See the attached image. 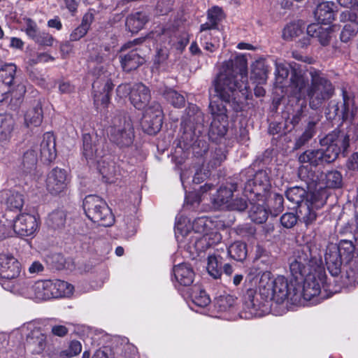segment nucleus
<instances>
[{
	"label": "nucleus",
	"mask_w": 358,
	"mask_h": 358,
	"mask_svg": "<svg viewBox=\"0 0 358 358\" xmlns=\"http://www.w3.org/2000/svg\"><path fill=\"white\" fill-rule=\"evenodd\" d=\"M7 199V206L11 210L20 209L24 203V199L22 194L19 193H13L8 197L6 192H0V203Z\"/></svg>",
	"instance_id": "nucleus-41"
},
{
	"label": "nucleus",
	"mask_w": 358,
	"mask_h": 358,
	"mask_svg": "<svg viewBox=\"0 0 358 358\" xmlns=\"http://www.w3.org/2000/svg\"><path fill=\"white\" fill-rule=\"evenodd\" d=\"M144 59L135 50H131L127 54L120 56V63L125 71H130L137 69L144 63Z\"/></svg>",
	"instance_id": "nucleus-33"
},
{
	"label": "nucleus",
	"mask_w": 358,
	"mask_h": 358,
	"mask_svg": "<svg viewBox=\"0 0 358 358\" xmlns=\"http://www.w3.org/2000/svg\"><path fill=\"white\" fill-rule=\"evenodd\" d=\"M95 166H96L99 173L106 182L112 183L115 182L117 170L113 161L108 157H106L104 155L102 158L96 162Z\"/></svg>",
	"instance_id": "nucleus-24"
},
{
	"label": "nucleus",
	"mask_w": 358,
	"mask_h": 358,
	"mask_svg": "<svg viewBox=\"0 0 358 358\" xmlns=\"http://www.w3.org/2000/svg\"><path fill=\"white\" fill-rule=\"evenodd\" d=\"M174 278L180 285H190L194 278V272L192 268L187 264H178L173 268Z\"/></svg>",
	"instance_id": "nucleus-27"
},
{
	"label": "nucleus",
	"mask_w": 358,
	"mask_h": 358,
	"mask_svg": "<svg viewBox=\"0 0 358 358\" xmlns=\"http://www.w3.org/2000/svg\"><path fill=\"white\" fill-rule=\"evenodd\" d=\"M352 6L353 8L350 11H345L341 13L340 20L341 21L349 20L358 25V3Z\"/></svg>",
	"instance_id": "nucleus-52"
},
{
	"label": "nucleus",
	"mask_w": 358,
	"mask_h": 358,
	"mask_svg": "<svg viewBox=\"0 0 358 358\" xmlns=\"http://www.w3.org/2000/svg\"><path fill=\"white\" fill-rule=\"evenodd\" d=\"M194 175L192 181L194 183L199 184L208 176V171H202L201 166L194 167Z\"/></svg>",
	"instance_id": "nucleus-61"
},
{
	"label": "nucleus",
	"mask_w": 358,
	"mask_h": 358,
	"mask_svg": "<svg viewBox=\"0 0 358 358\" xmlns=\"http://www.w3.org/2000/svg\"><path fill=\"white\" fill-rule=\"evenodd\" d=\"M311 85L306 89L307 80L301 73L294 70L292 73L290 88L292 94L301 99L308 96L311 108L317 109L324 101L329 99L334 94V87L331 82L323 73L315 69L310 71Z\"/></svg>",
	"instance_id": "nucleus-4"
},
{
	"label": "nucleus",
	"mask_w": 358,
	"mask_h": 358,
	"mask_svg": "<svg viewBox=\"0 0 358 358\" xmlns=\"http://www.w3.org/2000/svg\"><path fill=\"white\" fill-rule=\"evenodd\" d=\"M113 84L110 80H107L104 83L103 92H96L94 93V103L99 107L106 108L110 101V92L113 90Z\"/></svg>",
	"instance_id": "nucleus-37"
},
{
	"label": "nucleus",
	"mask_w": 358,
	"mask_h": 358,
	"mask_svg": "<svg viewBox=\"0 0 358 358\" xmlns=\"http://www.w3.org/2000/svg\"><path fill=\"white\" fill-rule=\"evenodd\" d=\"M34 41L41 45L45 46H52L53 42L55 41L54 38L52 35L48 33H39L37 34L36 37L34 39Z\"/></svg>",
	"instance_id": "nucleus-56"
},
{
	"label": "nucleus",
	"mask_w": 358,
	"mask_h": 358,
	"mask_svg": "<svg viewBox=\"0 0 358 358\" xmlns=\"http://www.w3.org/2000/svg\"><path fill=\"white\" fill-rule=\"evenodd\" d=\"M66 215L64 211L57 210L49 215V220L53 227H59L64 224Z\"/></svg>",
	"instance_id": "nucleus-54"
},
{
	"label": "nucleus",
	"mask_w": 358,
	"mask_h": 358,
	"mask_svg": "<svg viewBox=\"0 0 358 358\" xmlns=\"http://www.w3.org/2000/svg\"><path fill=\"white\" fill-rule=\"evenodd\" d=\"M188 120L183 122L185 133L191 131L194 136L201 133L204 123L203 113L196 106H191L187 112Z\"/></svg>",
	"instance_id": "nucleus-18"
},
{
	"label": "nucleus",
	"mask_w": 358,
	"mask_h": 358,
	"mask_svg": "<svg viewBox=\"0 0 358 358\" xmlns=\"http://www.w3.org/2000/svg\"><path fill=\"white\" fill-rule=\"evenodd\" d=\"M358 32V28L355 27L352 24H347L344 26L341 33V40L343 42L347 43L351 38L355 37Z\"/></svg>",
	"instance_id": "nucleus-51"
},
{
	"label": "nucleus",
	"mask_w": 358,
	"mask_h": 358,
	"mask_svg": "<svg viewBox=\"0 0 358 358\" xmlns=\"http://www.w3.org/2000/svg\"><path fill=\"white\" fill-rule=\"evenodd\" d=\"M131 103L138 110H145L141 125L150 135L157 134L162 125V111L159 103L153 102L146 108L151 99L149 88L143 83H136L132 86L129 96Z\"/></svg>",
	"instance_id": "nucleus-6"
},
{
	"label": "nucleus",
	"mask_w": 358,
	"mask_h": 358,
	"mask_svg": "<svg viewBox=\"0 0 358 358\" xmlns=\"http://www.w3.org/2000/svg\"><path fill=\"white\" fill-rule=\"evenodd\" d=\"M83 208L87 217L93 222L110 227L115 222L114 216L106 202L96 195H88L83 201Z\"/></svg>",
	"instance_id": "nucleus-10"
},
{
	"label": "nucleus",
	"mask_w": 358,
	"mask_h": 358,
	"mask_svg": "<svg viewBox=\"0 0 358 358\" xmlns=\"http://www.w3.org/2000/svg\"><path fill=\"white\" fill-rule=\"evenodd\" d=\"M16 69V66L11 63L3 65L0 69V101L8 98Z\"/></svg>",
	"instance_id": "nucleus-20"
},
{
	"label": "nucleus",
	"mask_w": 358,
	"mask_h": 358,
	"mask_svg": "<svg viewBox=\"0 0 358 358\" xmlns=\"http://www.w3.org/2000/svg\"><path fill=\"white\" fill-rule=\"evenodd\" d=\"M43 120V111L40 103L37 102L24 114V124L27 127H38Z\"/></svg>",
	"instance_id": "nucleus-34"
},
{
	"label": "nucleus",
	"mask_w": 358,
	"mask_h": 358,
	"mask_svg": "<svg viewBox=\"0 0 358 358\" xmlns=\"http://www.w3.org/2000/svg\"><path fill=\"white\" fill-rule=\"evenodd\" d=\"M222 17L223 13L220 8L217 6H214L208 10V19L210 22H213V24H217L218 22H220L222 19Z\"/></svg>",
	"instance_id": "nucleus-57"
},
{
	"label": "nucleus",
	"mask_w": 358,
	"mask_h": 358,
	"mask_svg": "<svg viewBox=\"0 0 358 358\" xmlns=\"http://www.w3.org/2000/svg\"><path fill=\"white\" fill-rule=\"evenodd\" d=\"M222 257L220 255H210L208 258L207 271L214 278H218L222 273Z\"/></svg>",
	"instance_id": "nucleus-39"
},
{
	"label": "nucleus",
	"mask_w": 358,
	"mask_h": 358,
	"mask_svg": "<svg viewBox=\"0 0 358 358\" xmlns=\"http://www.w3.org/2000/svg\"><path fill=\"white\" fill-rule=\"evenodd\" d=\"M189 296L192 303L189 305L190 308L196 312H199V310L195 309V307L205 308L209 305L210 302L208 295L199 285H194L190 289Z\"/></svg>",
	"instance_id": "nucleus-28"
},
{
	"label": "nucleus",
	"mask_w": 358,
	"mask_h": 358,
	"mask_svg": "<svg viewBox=\"0 0 358 358\" xmlns=\"http://www.w3.org/2000/svg\"><path fill=\"white\" fill-rule=\"evenodd\" d=\"M273 201V205L270 206L271 204H266V206L269 208V212L273 216H276L280 213L283 209V197L282 195L275 194L272 198Z\"/></svg>",
	"instance_id": "nucleus-50"
},
{
	"label": "nucleus",
	"mask_w": 358,
	"mask_h": 358,
	"mask_svg": "<svg viewBox=\"0 0 358 358\" xmlns=\"http://www.w3.org/2000/svg\"><path fill=\"white\" fill-rule=\"evenodd\" d=\"M147 21L148 17L145 13L136 12L127 18L126 26L131 33H137L143 27Z\"/></svg>",
	"instance_id": "nucleus-35"
},
{
	"label": "nucleus",
	"mask_w": 358,
	"mask_h": 358,
	"mask_svg": "<svg viewBox=\"0 0 358 358\" xmlns=\"http://www.w3.org/2000/svg\"><path fill=\"white\" fill-rule=\"evenodd\" d=\"M324 180L326 186L329 188H339L342 185V175L338 171H328L325 175Z\"/></svg>",
	"instance_id": "nucleus-43"
},
{
	"label": "nucleus",
	"mask_w": 358,
	"mask_h": 358,
	"mask_svg": "<svg viewBox=\"0 0 358 358\" xmlns=\"http://www.w3.org/2000/svg\"><path fill=\"white\" fill-rule=\"evenodd\" d=\"M227 254L236 261H243L247 256L246 245L243 242L236 241L227 248Z\"/></svg>",
	"instance_id": "nucleus-38"
},
{
	"label": "nucleus",
	"mask_w": 358,
	"mask_h": 358,
	"mask_svg": "<svg viewBox=\"0 0 358 358\" xmlns=\"http://www.w3.org/2000/svg\"><path fill=\"white\" fill-rule=\"evenodd\" d=\"M331 28L323 27L320 24H311L307 27V34L309 36L316 38L322 45L329 43Z\"/></svg>",
	"instance_id": "nucleus-30"
},
{
	"label": "nucleus",
	"mask_w": 358,
	"mask_h": 358,
	"mask_svg": "<svg viewBox=\"0 0 358 358\" xmlns=\"http://www.w3.org/2000/svg\"><path fill=\"white\" fill-rule=\"evenodd\" d=\"M9 338L16 341L25 339L27 348L34 354H41L46 347V335L36 322H29L13 329Z\"/></svg>",
	"instance_id": "nucleus-8"
},
{
	"label": "nucleus",
	"mask_w": 358,
	"mask_h": 358,
	"mask_svg": "<svg viewBox=\"0 0 358 358\" xmlns=\"http://www.w3.org/2000/svg\"><path fill=\"white\" fill-rule=\"evenodd\" d=\"M298 217L293 213H287L280 217L281 224L287 229L293 227L297 222Z\"/></svg>",
	"instance_id": "nucleus-55"
},
{
	"label": "nucleus",
	"mask_w": 358,
	"mask_h": 358,
	"mask_svg": "<svg viewBox=\"0 0 358 358\" xmlns=\"http://www.w3.org/2000/svg\"><path fill=\"white\" fill-rule=\"evenodd\" d=\"M325 261L327 268L333 276H336L340 273L341 264L338 252L335 250L331 253H326Z\"/></svg>",
	"instance_id": "nucleus-40"
},
{
	"label": "nucleus",
	"mask_w": 358,
	"mask_h": 358,
	"mask_svg": "<svg viewBox=\"0 0 358 358\" xmlns=\"http://www.w3.org/2000/svg\"><path fill=\"white\" fill-rule=\"evenodd\" d=\"M349 143V136L334 131L320 140L321 149L305 151L299 156V161L313 166L331 163L337 159L341 152L347 151Z\"/></svg>",
	"instance_id": "nucleus-5"
},
{
	"label": "nucleus",
	"mask_w": 358,
	"mask_h": 358,
	"mask_svg": "<svg viewBox=\"0 0 358 358\" xmlns=\"http://www.w3.org/2000/svg\"><path fill=\"white\" fill-rule=\"evenodd\" d=\"M166 99L173 106L180 108L185 104V98L176 91L169 89L164 94Z\"/></svg>",
	"instance_id": "nucleus-47"
},
{
	"label": "nucleus",
	"mask_w": 358,
	"mask_h": 358,
	"mask_svg": "<svg viewBox=\"0 0 358 358\" xmlns=\"http://www.w3.org/2000/svg\"><path fill=\"white\" fill-rule=\"evenodd\" d=\"M38 228V218L35 215L21 213L15 220H0V241L16 234L19 236H33Z\"/></svg>",
	"instance_id": "nucleus-9"
},
{
	"label": "nucleus",
	"mask_w": 358,
	"mask_h": 358,
	"mask_svg": "<svg viewBox=\"0 0 358 358\" xmlns=\"http://www.w3.org/2000/svg\"><path fill=\"white\" fill-rule=\"evenodd\" d=\"M315 124L310 122L303 134L299 138L301 143H304L310 139L315 134Z\"/></svg>",
	"instance_id": "nucleus-64"
},
{
	"label": "nucleus",
	"mask_w": 358,
	"mask_h": 358,
	"mask_svg": "<svg viewBox=\"0 0 358 358\" xmlns=\"http://www.w3.org/2000/svg\"><path fill=\"white\" fill-rule=\"evenodd\" d=\"M226 227L218 218L200 217L191 224L186 217H180L176 218L175 236L179 248L185 250V256L194 259L221 241L222 236L217 231Z\"/></svg>",
	"instance_id": "nucleus-3"
},
{
	"label": "nucleus",
	"mask_w": 358,
	"mask_h": 358,
	"mask_svg": "<svg viewBox=\"0 0 358 358\" xmlns=\"http://www.w3.org/2000/svg\"><path fill=\"white\" fill-rule=\"evenodd\" d=\"M236 301L237 299L232 295H221L215 299V308L218 313L224 314L228 320H235L238 312Z\"/></svg>",
	"instance_id": "nucleus-19"
},
{
	"label": "nucleus",
	"mask_w": 358,
	"mask_h": 358,
	"mask_svg": "<svg viewBox=\"0 0 358 358\" xmlns=\"http://www.w3.org/2000/svg\"><path fill=\"white\" fill-rule=\"evenodd\" d=\"M248 207L247 203L244 199H235L231 200L230 203L228 204L227 209L231 210H244Z\"/></svg>",
	"instance_id": "nucleus-59"
},
{
	"label": "nucleus",
	"mask_w": 358,
	"mask_h": 358,
	"mask_svg": "<svg viewBox=\"0 0 358 358\" xmlns=\"http://www.w3.org/2000/svg\"><path fill=\"white\" fill-rule=\"evenodd\" d=\"M357 113V107L354 99L349 96L345 91H343V102L341 104L331 103L329 107V118L335 116L341 117L344 121H351Z\"/></svg>",
	"instance_id": "nucleus-16"
},
{
	"label": "nucleus",
	"mask_w": 358,
	"mask_h": 358,
	"mask_svg": "<svg viewBox=\"0 0 358 358\" xmlns=\"http://www.w3.org/2000/svg\"><path fill=\"white\" fill-rule=\"evenodd\" d=\"M38 159V152L36 150L30 149L26 151L23 155V165L31 170H34L35 164Z\"/></svg>",
	"instance_id": "nucleus-49"
},
{
	"label": "nucleus",
	"mask_w": 358,
	"mask_h": 358,
	"mask_svg": "<svg viewBox=\"0 0 358 358\" xmlns=\"http://www.w3.org/2000/svg\"><path fill=\"white\" fill-rule=\"evenodd\" d=\"M327 199L326 191L320 188V190L310 192L303 203L299 206V216L306 224H312L317 217L315 210L322 208Z\"/></svg>",
	"instance_id": "nucleus-12"
},
{
	"label": "nucleus",
	"mask_w": 358,
	"mask_h": 358,
	"mask_svg": "<svg viewBox=\"0 0 358 358\" xmlns=\"http://www.w3.org/2000/svg\"><path fill=\"white\" fill-rule=\"evenodd\" d=\"M302 33L301 24L294 22L287 24L283 29L282 37L286 40H291Z\"/></svg>",
	"instance_id": "nucleus-44"
},
{
	"label": "nucleus",
	"mask_w": 358,
	"mask_h": 358,
	"mask_svg": "<svg viewBox=\"0 0 358 358\" xmlns=\"http://www.w3.org/2000/svg\"><path fill=\"white\" fill-rule=\"evenodd\" d=\"M275 73L279 78V83H282V80L288 76L289 70L286 64L279 63L276 64Z\"/></svg>",
	"instance_id": "nucleus-62"
},
{
	"label": "nucleus",
	"mask_w": 358,
	"mask_h": 358,
	"mask_svg": "<svg viewBox=\"0 0 358 358\" xmlns=\"http://www.w3.org/2000/svg\"><path fill=\"white\" fill-rule=\"evenodd\" d=\"M51 332L54 336H65L69 332V327L66 324H55L52 326Z\"/></svg>",
	"instance_id": "nucleus-63"
},
{
	"label": "nucleus",
	"mask_w": 358,
	"mask_h": 358,
	"mask_svg": "<svg viewBox=\"0 0 358 358\" xmlns=\"http://www.w3.org/2000/svg\"><path fill=\"white\" fill-rule=\"evenodd\" d=\"M40 155L44 162H51L56 157L55 138L53 134H44L40 145Z\"/></svg>",
	"instance_id": "nucleus-25"
},
{
	"label": "nucleus",
	"mask_w": 358,
	"mask_h": 358,
	"mask_svg": "<svg viewBox=\"0 0 358 358\" xmlns=\"http://www.w3.org/2000/svg\"><path fill=\"white\" fill-rule=\"evenodd\" d=\"M289 271L296 285V291L292 294V303H300L302 299L310 301L322 289L331 294L340 291L327 281L322 257L308 248L298 250L289 259Z\"/></svg>",
	"instance_id": "nucleus-2"
},
{
	"label": "nucleus",
	"mask_w": 358,
	"mask_h": 358,
	"mask_svg": "<svg viewBox=\"0 0 358 358\" xmlns=\"http://www.w3.org/2000/svg\"><path fill=\"white\" fill-rule=\"evenodd\" d=\"M236 186L230 184L229 187H222L213 198V203L216 208H227L230 203L233 196V192L236 191Z\"/></svg>",
	"instance_id": "nucleus-29"
},
{
	"label": "nucleus",
	"mask_w": 358,
	"mask_h": 358,
	"mask_svg": "<svg viewBox=\"0 0 358 358\" xmlns=\"http://www.w3.org/2000/svg\"><path fill=\"white\" fill-rule=\"evenodd\" d=\"M24 30L27 35L33 40L38 34L36 23L30 18H24Z\"/></svg>",
	"instance_id": "nucleus-53"
},
{
	"label": "nucleus",
	"mask_w": 358,
	"mask_h": 358,
	"mask_svg": "<svg viewBox=\"0 0 358 358\" xmlns=\"http://www.w3.org/2000/svg\"><path fill=\"white\" fill-rule=\"evenodd\" d=\"M306 194V190L299 187L289 188L286 192L287 199L294 204L299 206L305 202L304 197Z\"/></svg>",
	"instance_id": "nucleus-42"
},
{
	"label": "nucleus",
	"mask_w": 358,
	"mask_h": 358,
	"mask_svg": "<svg viewBox=\"0 0 358 358\" xmlns=\"http://www.w3.org/2000/svg\"><path fill=\"white\" fill-rule=\"evenodd\" d=\"M208 34H204L202 35L201 37V41L206 50L214 52L218 46V42L215 40V38L213 39V41L208 42Z\"/></svg>",
	"instance_id": "nucleus-58"
},
{
	"label": "nucleus",
	"mask_w": 358,
	"mask_h": 358,
	"mask_svg": "<svg viewBox=\"0 0 358 358\" xmlns=\"http://www.w3.org/2000/svg\"><path fill=\"white\" fill-rule=\"evenodd\" d=\"M13 120L10 117H6L1 120L0 124V139H6L13 129Z\"/></svg>",
	"instance_id": "nucleus-48"
},
{
	"label": "nucleus",
	"mask_w": 358,
	"mask_h": 358,
	"mask_svg": "<svg viewBox=\"0 0 358 358\" xmlns=\"http://www.w3.org/2000/svg\"><path fill=\"white\" fill-rule=\"evenodd\" d=\"M336 5L333 1H324L319 3L315 11V16L320 23L328 24L335 17Z\"/></svg>",
	"instance_id": "nucleus-26"
},
{
	"label": "nucleus",
	"mask_w": 358,
	"mask_h": 358,
	"mask_svg": "<svg viewBox=\"0 0 358 358\" xmlns=\"http://www.w3.org/2000/svg\"><path fill=\"white\" fill-rule=\"evenodd\" d=\"M168 57L169 51L166 47L157 50L154 59V67L156 69L164 70L166 69L165 64L168 59Z\"/></svg>",
	"instance_id": "nucleus-46"
},
{
	"label": "nucleus",
	"mask_w": 358,
	"mask_h": 358,
	"mask_svg": "<svg viewBox=\"0 0 358 358\" xmlns=\"http://www.w3.org/2000/svg\"><path fill=\"white\" fill-rule=\"evenodd\" d=\"M264 201L252 204L250 210V217L255 223L262 224L267 220L269 209L268 210L264 206Z\"/></svg>",
	"instance_id": "nucleus-36"
},
{
	"label": "nucleus",
	"mask_w": 358,
	"mask_h": 358,
	"mask_svg": "<svg viewBox=\"0 0 358 358\" xmlns=\"http://www.w3.org/2000/svg\"><path fill=\"white\" fill-rule=\"evenodd\" d=\"M257 300L255 299L254 292L249 290L244 299L242 310L237 312V318L251 319L261 316Z\"/></svg>",
	"instance_id": "nucleus-22"
},
{
	"label": "nucleus",
	"mask_w": 358,
	"mask_h": 358,
	"mask_svg": "<svg viewBox=\"0 0 358 358\" xmlns=\"http://www.w3.org/2000/svg\"><path fill=\"white\" fill-rule=\"evenodd\" d=\"M74 291L73 285L61 280H51L52 298L69 297Z\"/></svg>",
	"instance_id": "nucleus-32"
},
{
	"label": "nucleus",
	"mask_w": 358,
	"mask_h": 358,
	"mask_svg": "<svg viewBox=\"0 0 358 358\" xmlns=\"http://www.w3.org/2000/svg\"><path fill=\"white\" fill-rule=\"evenodd\" d=\"M214 87L216 94L209 106L213 117L209 135L215 139L224 136L227 131L228 117L223 102H239L249 95L246 59L237 57L234 62H227L215 80Z\"/></svg>",
	"instance_id": "nucleus-1"
},
{
	"label": "nucleus",
	"mask_w": 358,
	"mask_h": 358,
	"mask_svg": "<svg viewBox=\"0 0 358 358\" xmlns=\"http://www.w3.org/2000/svg\"><path fill=\"white\" fill-rule=\"evenodd\" d=\"M251 80L257 85L264 84L268 78V69L265 60H256L252 64Z\"/></svg>",
	"instance_id": "nucleus-31"
},
{
	"label": "nucleus",
	"mask_w": 358,
	"mask_h": 358,
	"mask_svg": "<svg viewBox=\"0 0 358 358\" xmlns=\"http://www.w3.org/2000/svg\"><path fill=\"white\" fill-rule=\"evenodd\" d=\"M83 157L89 166H95L96 162L105 155L103 145L99 142L96 136H92L89 134H83Z\"/></svg>",
	"instance_id": "nucleus-15"
},
{
	"label": "nucleus",
	"mask_w": 358,
	"mask_h": 358,
	"mask_svg": "<svg viewBox=\"0 0 358 358\" xmlns=\"http://www.w3.org/2000/svg\"><path fill=\"white\" fill-rule=\"evenodd\" d=\"M82 350V345L78 341H72L70 342L69 347L59 352L60 358H71L80 353Z\"/></svg>",
	"instance_id": "nucleus-45"
},
{
	"label": "nucleus",
	"mask_w": 358,
	"mask_h": 358,
	"mask_svg": "<svg viewBox=\"0 0 358 358\" xmlns=\"http://www.w3.org/2000/svg\"><path fill=\"white\" fill-rule=\"evenodd\" d=\"M70 180V176L66 170L53 169L47 176L46 189L52 195H61L67 191Z\"/></svg>",
	"instance_id": "nucleus-14"
},
{
	"label": "nucleus",
	"mask_w": 358,
	"mask_h": 358,
	"mask_svg": "<svg viewBox=\"0 0 358 358\" xmlns=\"http://www.w3.org/2000/svg\"><path fill=\"white\" fill-rule=\"evenodd\" d=\"M4 289L8 290L15 294L21 295L28 298L30 289L31 282H29L23 278H15L14 279H8L1 282Z\"/></svg>",
	"instance_id": "nucleus-23"
},
{
	"label": "nucleus",
	"mask_w": 358,
	"mask_h": 358,
	"mask_svg": "<svg viewBox=\"0 0 358 358\" xmlns=\"http://www.w3.org/2000/svg\"><path fill=\"white\" fill-rule=\"evenodd\" d=\"M20 265L18 261L9 253L0 254V281L19 277Z\"/></svg>",
	"instance_id": "nucleus-17"
},
{
	"label": "nucleus",
	"mask_w": 358,
	"mask_h": 358,
	"mask_svg": "<svg viewBox=\"0 0 358 358\" xmlns=\"http://www.w3.org/2000/svg\"><path fill=\"white\" fill-rule=\"evenodd\" d=\"M260 295L266 300L282 303L286 300L292 303V294L296 291L295 279L289 285L286 277L282 275L274 277L270 271L258 273L253 278Z\"/></svg>",
	"instance_id": "nucleus-7"
},
{
	"label": "nucleus",
	"mask_w": 358,
	"mask_h": 358,
	"mask_svg": "<svg viewBox=\"0 0 358 358\" xmlns=\"http://www.w3.org/2000/svg\"><path fill=\"white\" fill-rule=\"evenodd\" d=\"M88 29L80 25L76 27L70 34V40L71 41H76L84 37L87 33Z\"/></svg>",
	"instance_id": "nucleus-60"
},
{
	"label": "nucleus",
	"mask_w": 358,
	"mask_h": 358,
	"mask_svg": "<svg viewBox=\"0 0 358 358\" xmlns=\"http://www.w3.org/2000/svg\"><path fill=\"white\" fill-rule=\"evenodd\" d=\"M271 185L267 173L260 171L255 173L252 180H248L244 187V194L250 200L256 197L257 201L266 199Z\"/></svg>",
	"instance_id": "nucleus-13"
},
{
	"label": "nucleus",
	"mask_w": 358,
	"mask_h": 358,
	"mask_svg": "<svg viewBox=\"0 0 358 358\" xmlns=\"http://www.w3.org/2000/svg\"><path fill=\"white\" fill-rule=\"evenodd\" d=\"M28 299L38 301L52 299L51 280H38L31 282Z\"/></svg>",
	"instance_id": "nucleus-21"
},
{
	"label": "nucleus",
	"mask_w": 358,
	"mask_h": 358,
	"mask_svg": "<svg viewBox=\"0 0 358 358\" xmlns=\"http://www.w3.org/2000/svg\"><path fill=\"white\" fill-rule=\"evenodd\" d=\"M109 128L110 140L120 147H128L133 143L134 128L130 119L125 116H115Z\"/></svg>",
	"instance_id": "nucleus-11"
}]
</instances>
